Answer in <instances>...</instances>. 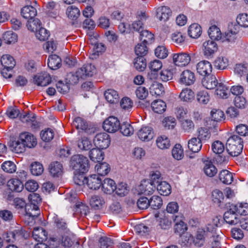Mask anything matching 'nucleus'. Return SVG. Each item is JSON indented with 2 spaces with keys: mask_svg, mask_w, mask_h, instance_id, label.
<instances>
[{
  "mask_svg": "<svg viewBox=\"0 0 248 248\" xmlns=\"http://www.w3.org/2000/svg\"><path fill=\"white\" fill-rule=\"evenodd\" d=\"M221 221V216H216L205 227L199 228L194 240L195 245L201 247L206 242L208 244L211 243L213 248L219 246L220 232L217 230V227L220 226Z\"/></svg>",
  "mask_w": 248,
  "mask_h": 248,
  "instance_id": "1",
  "label": "nucleus"
},
{
  "mask_svg": "<svg viewBox=\"0 0 248 248\" xmlns=\"http://www.w3.org/2000/svg\"><path fill=\"white\" fill-rule=\"evenodd\" d=\"M30 205L28 207L31 208L33 207L35 211V214H32L30 212V208H26V214L25 215V220L28 224H32L35 219L40 214V211L38 207V204L41 202V199L38 194L32 193L28 196Z\"/></svg>",
  "mask_w": 248,
  "mask_h": 248,
  "instance_id": "2",
  "label": "nucleus"
},
{
  "mask_svg": "<svg viewBox=\"0 0 248 248\" xmlns=\"http://www.w3.org/2000/svg\"><path fill=\"white\" fill-rule=\"evenodd\" d=\"M226 145L228 154L232 156H237L242 152L243 141L240 137L233 135L228 138Z\"/></svg>",
  "mask_w": 248,
  "mask_h": 248,
  "instance_id": "3",
  "label": "nucleus"
},
{
  "mask_svg": "<svg viewBox=\"0 0 248 248\" xmlns=\"http://www.w3.org/2000/svg\"><path fill=\"white\" fill-rule=\"evenodd\" d=\"M71 165L75 170L80 173H84L88 171L89 168L87 157L81 155H74L71 161Z\"/></svg>",
  "mask_w": 248,
  "mask_h": 248,
  "instance_id": "4",
  "label": "nucleus"
},
{
  "mask_svg": "<svg viewBox=\"0 0 248 248\" xmlns=\"http://www.w3.org/2000/svg\"><path fill=\"white\" fill-rule=\"evenodd\" d=\"M156 189V186L152 185L148 180H143L138 185L136 190L139 195H151L154 193Z\"/></svg>",
  "mask_w": 248,
  "mask_h": 248,
  "instance_id": "5",
  "label": "nucleus"
},
{
  "mask_svg": "<svg viewBox=\"0 0 248 248\" xmlns=\"http://www.w3.org/2000/svg\"><path fill=\"white\" fill-rule=\"evenodd\" d=\"M202 49L206 58H212L218 50V45L213 40H206L202 43Z\"/></svg>",
  "mask_w": 248,
  "mask_h": 248,
  "instance_id": "6",
  "label": "nucleus"
},
{
  "mask_svg": "<svg viewBox=\"0 0 248 248\" xmlns=\"http://www.w3.org/2000/svg\"><path fill=\"white\" fill-rule=\"evenodd\" d=\"M119 120L115 117L110 116L106 119L103 124L104 129L109 133H114L120 128Z\"/></svg>",
  "mask_w": 248,
  "mask_h": 248,
  "instance_id": "7",
  "label": "nucleus"
},
{
  "mask_svg": "<svg viewBox=\"0 0 248 248\" xmlns=\"http://www.w3.org/2000/svg\"><path fill=\"white\" fill-rule=\"evenodd\" d=\"M94 145L101 149L107 148L110 143L109 135L106 133H99L96 135L93 140Z\"/></svg>",
  "mask_w": 248,
  "mask_h": 248,
  "instance_id": "8",
  "label": "nucleus"
},
{
  "mask_svg": "<svg viewBox=\"0 0 248 248\" xmlns=\"http://www.w3.org/2000/svg\"><path fill=\"white\" fill-rule=\"evenodd\" d=\"M234 205H231L230 209L225 212L224 214V220L230 225L236 224L239 221L238 215L236 212Z\"/></svg>",
  "mask_w": 248,
  "mask_h": 248,
  "instance_id": "9",
  "label": "nucleus"
},
{
  "mask_svg": "<svg viewBox=\"0 0 248 248\" xmlns=\"http://www.w3.org/2000/svg\"><path fill=\"white\" fill-rule=\"evenodd\" d=\"M96 73L95 66L91 64L84 65L76 73L78 79L84 78L86 77H92Z\"/></svg>",
  "mask_w": 248,
  "mask_h": 248,
  "instance_id": "10",
  "label": "nucleus"
},
{
  "mask_svg": "<svg viewBox=\"0 0 248 248\" xmlns=\"http://www.w3.org/2000/svg\"><path fill=\"white\" fill-rule=\"evenodd\" d=\"M137 135L140 140L143 141H149L154 138L155 134L151 127L144 126L141 127L138 131Z\"/></svg>",
  "mask_w": 248,
  "mask_h": 248,
  "instance_id": "11",
  "label": "nucleus"
},
{
  "mask_svg": "<svg viewBox=\"0 0 248 248\" xmlns=\"http://www.w3.org/2000/svg\"><path fill=\"white\" fill-rule=\"evenodd\" d=\"M19 139L23 143L25 147L32 148L37 144L36 138L33 135L28 132L21 133L19 135Z\"/></svg>",
  "mask_w": 248,
  "mask_h": 248,
  "instance_id": "12",
  "label": "nucleus"
},
{
  "mask_svg": "<svg viewBox=\"0 0 248 248\" xmlns=\"http://www.w3.org/2000/svg\"><path fill=\"white\" fill-rule=\"evenodd\" d=\"M172 60L175 65L179 66H185L189 63L191 58L188 54L181 53L173 54Z\"/></svg>",
  "mask_w": 248,
  "mask_h": 248,
  "instance_id": "13",
  "label": "nucleus"
},
{
  "mask_svg": "<svg viewBox=\"0 0 248 248\" xmlns=\"http://www.w3.org/2000/svg\"><path fill=\"white\" fill-rule=\"evenodd\" d=\"M102 184V180L97 175L93 174L87 177L86 186L90 189L97 190Z\"/></svg>",
  "mask_w": 248,
  "mask_h": 248,
  "instance_id": "14",
  "label": "nucleus"
},
{
  "mask_svg": "<svg viewBox=\"0 0 248 248\" xmlns=\"http://www.w3.org/2000/svg\"><path fill=\"white\" fill-rule=\"evenodd\" d=\"M87 133L81 134V137L77 142L78 149L80 151H88L92 149L93 144L92 141L86 137Z\"/></svg>",
  "mask_w": 248,
  "mask_h": 248,
  "instance_id": "15",
  "label": "nucleus"
},
{
  "mask_svg": "<svg viewBox=\"0 0 248 248\" xmlns=\"http://www.w3.org/2000/svg\"><path fill=\"white\" fill-rule=\"evenodd\" d=\"M63 166L58 161L51 162L48 166V170L50 174L53 177H61L63 173Z\"/></svg>",
  "mask_w": 248,
  "mask_h": 248,
  "instance_id": "16",
  "label": "nucleus"
},
{
  "mask_svg": "<svg viewBox=\"0 0 248 248\" xmlns=\"http://www.w3.org/2000/svg\"><path fill=\"white\" fill-rule=\"evenodd\" d=\"M197 70L201 75H208L212 71V65L208 61H202L197 64Z\"/></svg>",
  "mask_w": 248,
  "mask_h": 248,
  "instance_id": "17",
  "label": "nucleus"
},
{
  "mask_svg": "<svg viewBox=\"0 0 248 248\" xmlns=\"http://www.w3.org/2000/svg\"><path fill=\"white\" fill-rule=\"evenodd\" d=\"M195 80L194 73L190 70L184 71L180 75L179 81L185 85H190L194 83Z\"/></svg>",
  "mask_w": 248,
  "mask_h": 248,
  "instance_id": "18",
  "label": "nucleus"
},
{
  "mask_svg": "<svg viewBox=\"0 0 248 248\" xmlns=\"http://www.w3.org/2000/svg\"><path fill=\"white\" fill-rule=\"evenodd\" d=\"M229 59L225 54L221 53L215 60L214 66L219 70H224L229 65Z\"/></svg>",
  "mask_w": 248,
  "mask_h": 248,
  "instance_id": "19",
  "label": "nucleus"
},
{
  "mask_svg": "<svg viewBox=\"0 0 248 248\" xmlns=\"http://www.w3.org/2000/svg\"><path fill=\"white\" fill-rule=\"evenodd\" d=\"M50 75L46 72L36 75L34 78V83L38 86H46L51 82Z\"/></svg>",
  "mask_w": 248,
  "mask_h": 248,
  "instance_id": "20",
  "label": "nucleus"
},
{
  "mask_svg": "<svg viewBox=\"0 0 248 248\" xmlns=\"http://www.w3.org/2000/svg\"><path fill=\"white\" fill-rule=\"evenodd\" d=\"M156 18L160 21H167L171 15V11L167 6H161L156 9Z\"/></svg>",
  "mask_w": 248,
  "mask_h": 248,
  "instance_id": "21",
  "label": "nucleus"
},
{
  "mask_svg": "<svg viewBox=\"0 0 248 248\" xmlns=\"http://www.w3.org/2000/svg\"><path fill=\"white\" fill-rule=\"evenodd\" d=\"M156 147L161 150L168 149L170 147V141L166 135H160L155 140Z\"/></svg>",
  "mask_w": 248,
  "mask_h": 248,
  "instance_id": "22",
  "label": "nucleus"
},
{
  "mask_svg": "<svg viewBox=\"0 0 248 248\" xmlns=\"http://www.w3.org/2000/svg\"><path fill=\"white\" fill-rule=\"evenodd\" d=\"M102 189L105 193L110 194L116 189V184L111 179L106 178L103 181V182H102Z\"/></svg>",
  "mask_w": 248,
  "mask_h": 248,
  "instance_id": "23",
  "label": "nucleus"
},
{
  "mask_svg": "<svg viewBox=\"0 0 248 248\" xmlns=\"http://www.w3.org/2000/svg\"><path fill=\"white\" fill-rule=\"evenodd\" d=\"M203 170L205 175L210 177L215 176L217 172L213 162L208 160L203 161Z\"/></svg>",
  "mask_w": 248,
  "mask_h": 248,
  "instance_id": "24",
  "label": "nucleus"
},
{
  "mask_svg": "<svg viewBox=\"0 0 248 248\" xmlns=\"http://www.w3.org/2000/svg\"><path fill=\"white\" fill-rule=\"evenodd\" d=\"M202 86L208 90H212L217 86V81L213 75H207L204 77L202 81Z\"/></svg>",
  "mask_w": 248,
  "mask_h": 248,
  "instance_id": "25",
  "label": "nucleus"
},
{
  "mask_svg": "<svg viewBox=\"0 0 248 248\" xmlns=\"http://www.w3.org/2000/svg\"><path fill=\"white\" fill-rule=\"evenodd\" d=\"M104 199L99 195H94L90 199V204L92 208L99 210L102 208L105 205Z\"/></svg>",
  "mask_w": 248,
  "mask_h": 248,
  "instance_id": "26",
  "label": "nucleus"
},
{
  "mask_svg": "<svg viewBox=\"0 0 248 248\" xmlns=\"http://www.w3.org/2000/svg\"><path fill=\"white\" fill-rule=\"evenodd\" d=\"M99 148H92L89 153V156L91 160L94 162H100L104 159V153Z\"/></svg>",
  "mask_w": 248,
  "mask_h": 248,
  "instance_id": "27",
  "label": "nucleus"
},
{
  "mask_svg": "<svg viewBox=\"0 0 248 248\" xmlns=\"http://www.w3.org/2000/svg\"><path fill=\"white\" fill-rule=\"evenodd\" d=\"M21 14L25 19H32L37 14V11L32 6H26L21 10Z\"/></svg>",
  "mask_w": 248,
  "mask_h": 248,
  "instance_id": "28",
  "label": "nucleus"
},
{
  "mask_svg": "<svg viewBox=\"0 0 248 248\" xmlns=\"http://www.w3.org/2000/svg\"><path fill=\"white\" fill-rule=\"evenodd\" d=\"M195 95L194 92L191 89L186 88L182 90L179 97L184 102H190L194 100Z\"/></svg>",
  "mask_w": 248,
  "mask_h": 248,
  "instance_id": "29",
  "label": "nucleus"
},
{
  "mask_svg": "<svg viewBox=\"0 0 248 248\" xmlns=\"http://www.w3.org/2000/svg\"><path fill=\"white\" fill-rule=\"evenodd\" d=\"M7 186L13 191L19 192L23 189V185L21 181L17 179H11L7 182Z\"/></svg>",
  "mask_w": 248,
  "mask_h": 248,
  "instance_id": "30",
  "label": "nucleus"
},
{
  "mask_svg": "<svg viewBox=\"0 0 248 248\" xmlns=\"http://www.w3.org/2000/svg\"><path fill=\"white\" fill-rule=\"evenodd\" d=\"M187 146L190 151L194 153H198L202 149V143L200 140L194 137L188 141Z\"/></svg>",
  "mask_w": 248,
  "mask_h": 248,
  "instance_id": "31",
  "label": "nucleus"
},
{
  "mask_svg": "<svg viewBox=\"0 0 248 248\" xmlns=\"http://www.w3.org/2000/svg\"><path fill=\"white\" fill-rule=\"evenodd\" d=\"M149 90L150 93L155 96H159L164 93V89L163 85L157 82L152 83Z\"/></svg>",
  "mask_w": 248,
  "mask_h": 248,
  "instance_id": "32",
  "label": "nucleus"
},
{
  "mask_svg": "<svg viewBox=\"0 0 248 248\" xmlns=\"http://www.w3.org/2000/svg\"><path fill=\"white\" fill-rule=\"evenodd\" d=\"M208 34L211 40L220 41L222 33L220 29L216 25H212L208 30Z\"/></svg>",
  "mask_w": 248,
  "mask_h": 248,
  "instance_id": "33",
  "label": "nucleus"
},
{
  "mask_svg": "<svg viewBox=\"0 0 248 248\" xmlns=\"http://www.w3.org/2000/svg\"><path fill=\"white\" fill-rule=\"evenodd\" d=\"M104 96L108 102L111 104L118 102L119 95L118 92L113 89H108L104 93Z\"/></svg>",
  "mask_w": 248,
  "mask_h": 248,
  "instance_id": "34",
  "label": "nucleus"
},
{
  "mask_svg": "<svg viewBox=\"0 0 248 248\" xmlns=\"http://www.w3.org/2000/svg\"><path fill=\"white\" fill-rule=\"evenodd\" d=\"M47 65L52 70H56L61 66V59L57 55L49 56L47 60Z\"/></svg>",
  "mask_w": 248,
  "mask_h": 248,
  "instance_id": "35",
  "label": "nucleus"
},
{
  "mask_svg": "<svg viewBox=\"0 0 248 248\" xmlns=\"http://www.w3.org/2000/svg\"><path fill=\"white\" fill-rule=\"evenodd\" d=\"M32 237L37 241H42L46 239L47 232L42 227H35L32 232Z\"/></svg>",
  "mask_w": 248,
  "mask_h": 248,
  "instance_id": "36",
  "label": "nucleus"
},
{
  "mask_svg": "<svg viewBox=\"0 0 248 248\" xmlns=\"http://www.w3.org/2000/svg\"><path fill=\"white\" fill-rule=\"evenodd\" d=\"M188 34L192 38H198L202 32L201 27L197 23H194L189 26L188 29Z\"/></svg>",
  "mask_w": 248,
  "mask_h": 248,
  "instance_id": "37",
  "label": "nucleus"
},
{
  "mask_svg": "<svg viewBox=\"0 0 248 248\" xmlns=\"http://www.w3.org/2000/svg\"><path fill=\"white\" fill-rule=\"evenodd\" d=\"M156 188L159 194L163 196H168L171 193V186L166 181L160 182L156 186Z\"/></svg>",
  "mask_w": 248,
  "mask_h": 248,
  "instance_id": "38",
  "label": "nucleus"
},
{
  "mask_svg": "<svg viewBox=\"0 0 248 248\" xmlns=\"http://www.w3.org/2000/svg\"><path fill=\"white\" fill-rule=\"evenodd\" d=\"M72 124L77 129L81 130L79 133L81 134L87 133V124L86 122L80 117H77L75 118L73 121Z\"/></svg>",
  "mask_w": 248,
  "mask_h": 248,
  "instance_id": "39",
  "label": "nucleus"
},
{
  "mask_svg": "<svg viewBox=\"0 0 248 248\" xmlns=\"http://www.w3.org/2000/svg\"><path fill=\"white\" fill-rule=\"evenodd\" d=\"M173 221L175 222L174 229L177 232H183L186 229V226L183 221V217L179 214L173 217Z\"/></svg>",
  "mask_w": 248,
  "mask_h": 248,
  "instance_id": "40",
  "label": "nucleus"
},
{
  "mask_svg": "<svg viewBox=\"0 0 248 248\" xmlns=\"http://www.w3.org/2000/svg\"><path fill=\"white\" fill-rule=\"evenodd\" d=\"M216 87L217 89L215 91V94L218 97L226 99L229 97L230 92L225 85L222 83H219Z\"/></svg>",
  "mask_w": 248,
  "mask_h": 248,
  "instance_id": "41",
  "label": "nucleus"
},
{
  "mask_svg": "<svg viewBox=\"0 0 248 248\" xmlns=\"http://www.w3.org/2000/svg\"><path fill=\"white\" fill-rule=\"evenodd\" d=\"M1 64L3 67L13 69L16 65V62L13 57L9 55H4L0 60Z\"/></svg>",
  "mask_w": 248,
  "mask_h": 248,
  "instance_id": "42",
  "label": "nucleus"
},
{
  "mask_svg": "<svg viewBox=\"0 0 248 248\" xmlns=\"http://www.w3.org/2000/svg\"><path fill=\"white\" fill-rule=\"evenodd\" d=\"M211 198L213 202L218 206H220L224 199L223 192L218 189H216L212 191Z\"/></svg>",
  "mask_w": 248,
  "mask_h": 248,
  "instance_id": "43",
  "label": "nucleus"
},
{
  "mask_svg": "<svg viewBox=\"0 0 248 248\" xmlns=\"http://www.w3.org/2000/svg\"><path fill=\"white\" fill-rule=\"evenodd\" d=\"M219 178L223 183L227 185L231 184L233 181L232 174L226 170H222L219 172Z\"/></svg>",
  "mask_w": 248,
  "mask_h": 248,
  "instance_id": "44",
  "label": "nucleus"
},
{
  "mask_svg": "<svg viewBox=\"0 0 248 248\" xmlns=\"http://www.w3.org/2000/svg\"><path fill=\"white\" fill-rule=\"evenodd\" d=\"M196 97L200 104H207L210 100V96L208 93L205 91H200L197 92Z\"/></svg>",
  "mask_w": 248,
  "mask_h": 248,
  "instance_id": "45",
  "label": "nucleus"
},
{
  "mask_svg": "<svg viewBox=\"0 0 248 248\" xmlns=\"http://www.w3.org/2000/svg\"><path fill=\"white\" fill-rule=\"evenodd\" d=\"M172 157L177 160H180L184 156V149L180 144H176L171 150Z\"/></svg>",
  "mask_w": 248,
  "mask_h": 248,
  "instance_id": "46",
  "label": "nucleus"
},
{
  "mask_svg": "<svg viewBox=\"0 0 248 248\" xmlns=\"http://www.w3.org/2000/svg\"><path fill=\"white\" fill-rule=\"evenodd\" d=\"M153 110L157 113H161L166 110V103L161 100L154 101L151 105Z\"/></svg>",
  "mask_w": 248,
  "mask_h": 248,
  "instance_id": "47",
  "label": "nucleus"
},
{
  "mask_svg": "<svg viewBox=\"0 0 248 248\" xmlns=\"http://www.w3.org/2000/svg\"><path fill=\"white\" fill-rule=\"evenodd\" d=\"M11 150L16 153L20 154L24 152L25 146L21 140L13 141L10 144Z\"/></svg>",
  "mask_w": 248,
  "mask_h": 248,
  "instance_id": "48",
  "label": "nucleus"
},
{
  "mask_svg": "<svg viewBox=\"0 0 248 248\" xmlns=\"http://www.w3.org/2000/svg\"><path fill=\"white\" fill-rule=\"evenodd\" d=\"M68 17L73 20L78 19L80 15L79 10L74 6H70L67 7L66 12Z\"/></svg>",
  "mask_w": 248,
  "mask_h": 248,
  "instance_id": "49",
  "label": "nucleus"
},
{
  "mask_svg": "<svg viewBox=\"0 0 248 248\" xmlns=\"http://www.w3.org/2000/svg\"><path fill=\"white\" fill-rule=\"evenodd\" d=\"M95 169L98 174L102 176L107 175L110 171L109 165L106 162L96 164L95 167Z\"/></svg>",
  "mask_w": 248,
  "mask_h": 248,
  "instance_id": "50",
  "label": "nucleus"
},
{
  "mask_svg": "<svg viewBox=\"0 0 248 248\" xmlns=\"http://www.w3.org/2000/svg\"><path fill=\"white\" fill-rule=\"evenodd\" d=\"M3 38L5 43L11 44L17 41V36L16 33L12 31H7L3 33Z\"/></svg>",
  "mask_w": 248,
  "mask_h": 248,
  "instance_id": "51",
  "label": "nucleus"
},
{
  "mask_svg": "<svg viewBox=\"0 0 248 248\" xmlns=\"http://www.w3.org/2000/svg\"><path fill=\"white\" fill-rule=\"evenodd\" d=\"M140 34V40L143 43L146 44L151 43L154 39V34L147 30H142Z\"/></svg>",
  "mask_w": 248,
  "mask_h": 248,
  "instance_id": "52",
  "label": "nucleus"
},
{
  "mask_svg": "<svg viewBox=\"0 0 248 248\" xmlns=\"http://www.w3.org/2000/svg\"><path fill=\"white\" fill-rule=\"evenodd\" d=\"M121 133L125 136H130L134 133L133 127L128 123H124L119 128Z\"/></svg>",
  "mask_w": 248,
  "mask_h": 248,
  "instance_id": "53",
  "label": "nucleus"
},
{
  "mask_svg": "<svg viewBox=\"0 0 248 248\" xmlns=\"http://www.w3.org/2000/svg\"><path fill=\"white\" fill-rule=\"evenodd\" d=\"M40 136L43 141L49 142L53 139L54 132L53 129L50 128L45 129L41 131Z\"/></svg>",
  "mask_w": 248,
  "mask_h": 248,
  "instance_id": "54",
  "label": "nucleus"
},
{
  "mask_svg": "<svg viewBox=\"0 0 248 248\" xmlns=\"http://www.w3.org/2000/svg\"><path fill=\"white\" fill-rule=\"evenodd\" d=\"M162 124L164 128L167 129H172L176 125V121L173 117H166L163 119Z\"/></svg>",
  "mask_w": 248,
  "mask_h": 248,
  "instance_id": "55",
  "label": "nucleus"
},
{
  "mask_svg": "<svg viewBox=\"0 0 248 248\" xmlns=\"http://www.w3.org/2000/svg\"><path fill=\"white\" fill-rule=\"evenodd\" d=\"M150 206L153 209H158L161 208L162 205V200L158 196H153L149 200Z\"/></svg>",
  "mask_w": 248,
  "mask_h": 248,
  "instance_id": "56",
  "label": "nucleus"
},
{
  "mask_svg": "<svg viewBox=\"0 0 248 248\" xmlns=\"http://www.w3.org/2000/svg\"><path fill=\"white\" fill-rule=\"evenodd\" d=\"M58 5L54 2H49L46 5V12L51 17H55L58 14Z\"/></svg>",
  "mask_w": 248,
  "mask_h": 248,
  "instance_id": "57",
  "label": "nucleus"
},
{
  "mask_svg": "<svg viewBox=\"0 0 248 248\" xmlns=\"http://www.w3.org/2000/svg\"><path fill=\"white\" fill-rule=\"evenodd\" d=\"M134 65L137 70L143 71L146 67V60L143 57H138L135 59Z\"/></svg>",
  "mask_w": 248,
  "mask_h": 248,
  "instance_id": "58",
  "label": "nucleus"
},
{
  "mask_svg": "<svg viewBox=\"0 0 248 248\" xmlns=\"http://www.w3.org/2000/svg\"><path fill=\"white\" fill-rule=\"evenodd\" d=\"M236 23L240 27L244 28L248 27V14L246 13L239 14L236 18Z\"/></svg>",
  "mask_w": 248,
  "mask_h": 248,
  "instance_id": "59",
  "label": "nucleus"
},
{
  "mask_svg": "<svg viewBox=\"0 0 248 248\" xmlns=\"http://www.w3.org/2000/svg\"><path fill=\"white\" fill-rule=\"evenodd\" d=\"M120 106L123 110L130 111L133 108V102L130 98L125 97L121 100Z\"/></svg>",
  "mask_w": 248,
  "mask_h": 248,
  "instance_id": "60",
  "label": "nucleus"
},
{
  "mask_svg": "<svg viewBox=\"0 0 248 248\" xmlns=\"http://www.w3.org/2000/svg\"><path fill=\"white\" fill-rule=\"evenodd\" d=\"M31 171L33 175H40L44 171V167L42 164L35 162L31 166Z\"/></svg>",
  "mask_w": 248,
  "mask_h": 248,
  "instance_id": "61",
  "label": "nucleus"
},
{
  "mask_svg": "<svg viewBox=\"0 0 248 248\" xmlns=\"http://www.w3.org/2000/svg\"><path fill=\"white\" fill-rule=\"evenodd\" d=\"M172 41L177 45H182L185 40V36L180 32H175L171 34Z\"/></svg>",
  "mask_w": 248,
  "mask_h": 248,
  "instance_id": "62",
  "label": "nucleus"
},
{
  "mask_svg": "<svg viewBox=\"0 0 248 248\" xmlns=\"http://www.w3.org/2000/svg\"><path fill=\"white\" fill-rule=\"evenodd\" d=\"M155 56L160 59H165L168 55V50L165 46H159L155 50Z\"/></svg>",
  "mask_w": 248,
  "mask_h": 248,
  "instance_id": "63",
  "label": "nucleus"
},
{
  "mask_svg": "<svg viewBox=\"0 0 248 248\" xmlns=\"http://www.w3.org/2000/svg\"><path fill=\"white\" fill-rule=\"evenodd\" d=\"M115 190L117 194L120 196H124L129 192L127 185L124 183H120L117 186H116Z\"/></svg>",
  "mask_w": 248,
  "mask_h": 248,
  "instance_id": "64",
  "label": "nucleus"
}]
</instances>
